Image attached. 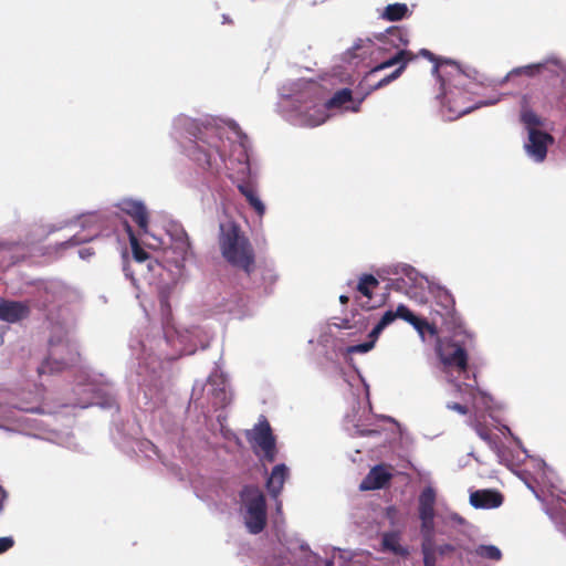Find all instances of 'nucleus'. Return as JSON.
I'll return each instance as SVG.
<instances>
[{
  "label": "nucleus",
  "instance_id": "nucleus-1",
  "mask_svg": "<svg viewBox=\"0 0 566 566\" xmlns=\"http://www.w3.org/2000/svg\"><path fill=\"white\" fill-rule=\"evenodd\" d=\"M218 243L222 258L233 268L251 275L255 265L254 249L248 237L233 221L220 223Z\"/></svg>",
  "mask_w": 566,
  "mask_h": 566
},
{
  "label": "nucleus",
  "instance_id": "nucleus-2",
  "mask_svg": "<svg viewBox=\"0 0 566 566\" xmlns=\"http://www.w3.org/2000/svg\"><path fill=\"white\" fill-rule=\"evenodd\" d=\"M444 64L440 74L437 75L441 90L438 96L446 101L451 112L458 115L468 114L472 107L460 105L458 97L468 92L471 81L457 62L449 60Z\"/></svg>",
  "mask_w": 566,
  "mask_h": 566
},
{
  "label": "nucleus",
  "instance_id": "nucleus-3",
  "mask_svg": "<svg viewBox=\"0 0 566 566\" xmlns=\"http://www.w3.org/2000/svg\"><path fill=\"white\" fill-rule=\"evenodd\" d=\"M222 139L214 128H206L200 136L187 147L188 156L205 170L218 172L224 157L220 150Z\"/></svg>",
  "mask_w": 566,
  "mask_h": 566
},
{
  "label": "nucleus",
  "instance_id": "nucleus-4",
  "mask_svg": "<svg viewBox=\"0 0 566 566\" xmlns=\"http://www.w3.org/2000/svg\"><path fill=\"white\" fill-rule=\"evenodd\" d=\"M245 506L244 523L251 534L261 533L266 526V502L264 494L255 486L245 485L241 493Z\"/></svg>",
  "mask_w": 566,
  "mask_h": 566
},
{
  "label": "nucleus",
  "instance_id": "nucleus-5",
  "mask_svg": "<svg viewBox=\"0 0 566 566\" xmlns=\"http://www.w3.org/2000/svg\"><path fill=\"white\" fill-rule=\"evenodd\" d=\"M81 360V355L70 340L60 339L50 340L49 356L38 368V373L53 374L60 373L69 367L75 366Z\"/></svg>",
  "mask_w": 566,
  "mask_h": 566
},
{
  "label": "nucleus",
  "instance_id": "nucleus-6",
  "mask_svg": "<svg viewBox=\"0 0 566 566\" xmlns=\"http://www.w3.org/2000/svg\"><path fill=\"white\" fill-rule=\"evenodd\" d=\"M436 352L444 367L455 369L461 374L468 371L469 355L464 340L438 338Z\"/></svg>",
  "mask_w": 566,
  "mask_h": 566
},
{
  "label": "nucleus",
  "instance_id": "nucleus-7",
  "mask_svg": "<svg viewBox=\"0 0 566 566\" xmlns=\"http://www.w3.org/2000/svg\"><path fill=\"white\" fill-rule=\"evenodd\" d=\"M245 437L252 446L259 447L263 451L266 461L273 462L275 460V437L264 417L259 420L252 430L247 431Z\"/></svg>",
  "mask_w": 566,
  "mask_h": 566
},
{
  "label": "nucleus",
  "instance_id": "nucleus-8",
  "mask_svg": "<svg viewBox=\"0 0 566 566\" xmlns=\"http://www.w3.org/2000/svg\"><path fill=\"white\" fill-rule=\"evenodd\" d=\"M416 57H417V54L412 53L411 51L399 50L391 57L384 61L379 65L375 66L369 72V75H374L378 71H381L384 69L391 67L394 65L399 64V66L391 74L380 78L375 85H373L371 90L381 88V87L386 86L387 84H389L390 82H392L394 80L398 78L401 75V73L403 72V70L406 69L407 64L410 61H413Z\"/></svg>",
  "mask_w": 566,
  "mask_h": 566
},
{
  "label": "nucleus",
  "instance_id": "nucleus-9",
  "mask_svg": "<svg viewBox=\"0 0 566 566\" xmlns=\"http://www.w3.org/2000/svg\"><path fill=\"white\" fill-rule=\"evenodd\" d=\"M554 143L551 134L539 130L531 129L528 133V143L525 144L527 154L536 161L542 163L547 156V147Z\"/></svg>",
  "mask_w": 566,
  "mask_h": 566
},
{
  "label": "nucleus",
  "instance_id": "nucleus-10",
  "mask_svg": "<svg viewBox=\"0 0 566 566\" xmlns=\"http://www.w3.org/2000/svg\"><path fill=\"white\" fill-rule=\"evenodd\" d=\"M117 207L123 213L129 216L133 219V221L138 226L143 233L147 232L148 212L142 202L132 199H124L118 203Z\"/></svg>",
  "mask_w": 566,
  "mask_h": 566
},
{
  "label": "nucleus",
  "instance_id": "nucleus-11",
  "mask_svg": "<svg viewBox=\"0 0 566 566\" xmlns=\"http://www.w3.org/2000/svg\"><path fill=\"white\" fill-rule=\"evenodd\" d=\"M30 315V306L25 302L0 300V319L17 323Z\"/></svg>",
  "mask_w": 566,
  "mask_h": 566
},
{
  "label": "nucleus",
  "instance_id": "nucleus-12",
  "mask_svg": "<svg viewBox=\"0 0 566 566\" xmlns=\"http://www.w3.org/2000/svg\"><path fill=\"white\" fill-rule=\"evenodd\" d=\"M391 479L392 474L387 470L386 465L377 464L370 469L368 474L361 481L360 490L371 491L382 489Z\"/></svg>",
  "mask_w": 566,
  "mask_h": 566
},
{
  "label": "nucleus",
  "instance_id": "nucleus-13",
  "mask_svg": "<svg viewBox=\"0 0 566 566\" xmlns=\"http://www.w3.org/2000/svg\"><path fill=\"white\" fill-rule=\"evenodd\" d=\"M503 500L501 492L492 489L476 490L470 494V504L475 509H496Z\"/></svg>",
  "mask_w": 566,
  "mask_h": 566
},
{
  "label": "nucleus",
  "instance_id": "nucleus-14",
  "mask_svg": "<svg viewBox=\"0 0 566 566\" xmlns=\"http://www.w3.org/2000/svg\"><path fill=\"white\" fill-rule=\"evenodd\" d=\"M208 386V396L210 397L213 408H224L230 403L231 397L223 379H209Z\"/></svg>",
  "mask_w": 566,
  "mask_h": 566
},
{
  "label": "nucleus",
  "instance_id": "nucleus-15",
  "mask_svg": "<svg viewBox=\"0 0 566 566\" xmlns=\"http://www.w3.org/2000/svg\"><path fill=\"white\" fill-rule=\"evenodd\" d=\"M172 249L178 260L186 261L191 254V242L184 228H177L171 232Z\"/></svg>",
  "mask_w": 566,
  "mask_h": 566
},
{
  "label": "nucleus",
  "instance_id": "nucleus-16",
  "mask_svg": "<svg viewBox=\"0 0 566 566\" xmlns=\"http://www.w3.org/2000/svg\"><path fill=\"white\" fill-rule=\"evenodd\" d=\"M287 476V468L284 464H277L272 469V472L266 481V488L271 495L277 496L284 485Z\"/></svg>",
  "mask_w": 566,
  "mask_h": 566
},
{
  "label": "nucleus",
  "instance_id": "nucleus-17",
  "mask_svg": "<svg viewBox=\"0 0 566 566\" xmlns=\"http://www.w3.org/2000/svg\"><path fill=\"white\" fill-rule=\"evenodd\" d=\"M384 44H390L395 48L405 46L409 43L408 30L402 27H390L381 35Z\"/></svg>",
  "mask_w": 566,
  "mask_h": 566
},
{
  "label": "nucleus",
  "instance_id": "nucleus-18",
  "mask_svg": "<svg viewBox=\"0 0 566 566\" xmlns=\"http://www.w3.org/2000/svg\"><path fill=\"white\" fill-rule=\"evenodd\" d=\"M436 492L431 486L424 488L419 495V516H434Z\"/></svg>",
  "mask_w": 566,
  "mask_h": 566
},
{
  "label": "nucleus",
  "instance_id": "nucleus-19",
  "mask_svg": "<svg viewBox=\"0 0 566 566\" xmlns=\"http://www.w3.org/2000/svg\"><path fill=\"white\" fill-rule=\"evenodd\" d=\"M381 544L384 549L389 551L398 556H407L408 549L400 544V535L398 532H388L382 535Z\"/></svg>",
  "mask_w": 566,
  "mask_h": 566
},
{
  "label": "nucleus",
  "instance_id": "nucleus-20",
  "mask_svg": "<svg viewBox=\"0 0 566 566\" xmlns=\"http://www.w3.org/2000/svg\"><path fill=\"white\" fill-rule=\"evenodd\" d=\"M239 191L245 197L249 205L255 210V212L262 217L265 212V207L260 200L256 190L251 184H242L238 186Z\"/></svg>",
  "mask_w": 566,
  "mask_h": 566
},
{
  "label": "nucleus",
  "instance_id": "nucleus-21",
  "mask_svg": "<svg viewBox=\"0 0 566 566\" xmlns=\"http://www.w3.org/2000/svg\"><path fill=\"white\" fill-rule=\"evenodd\" d=\"M410 12L406 3L396 2L385 7L380 17L384 20L395 22L407 18Z\"/></svg>",
  "mask_w": 566,
  "mask_h": 566
},
{
  "label": "nucleus",
  "instance_id": "nucleus-22",
  "mask_svg": "<svg viewBox=\"0 0 566 566\" xmlns=\"http://www.w3.org/2000/svg\"><path fill=\"white\" fill-rule=\"evenodd\" d=\"M124 227H125V230L128 234V238H129V243H130V247H132V252H133V258L135 259V261L142 263V262H145L146 260L149 259V253L146 252L139 244V241L136 237V234L134 233L132 227L129 226V223L127 221L124 222Z\"/></svg>",
  "mask_w": 566,
  "mask_h": 566
},
{
  "label": "nucleus",
  "instance_id": "nucleus-23",
  "mask_svg": "<svg viewBox=\"0 0 566 566\" xmlns=\"http://www.w3.org/2000/svg\"><path fill=\"white\" fill-rule=\"evenodd\" d=\"M520 118L528 133L531 129H537V127L543 125L541 117L527 106L526 98H524V105L522 107Z\"/></svg>",
  "mask_w": 566,
  "mask_h": 566
},
{
  "label": "nucleus",
  "instance_id": "nucleus-24",
  "mask_svg": "<svg viewBox=\"0 0 566 566\" xmlns=\"http://www.w3.org/2000/svg\"><path fill=\"white\" fill-rule=\"evenodd\" d=\"M478 436L488 443L493 451L500 450L501 439L497 434L493 433L490 428L482 423L475 426Z\"/></svg>",
  "mask_w": 566,
  "mask_h": 566
},
{
  "label": "nucleus",
  "instance_id": "nucleus-25",
  "mask_svg": "<svg viewBox=\"0 0 566 566\" xmlns=\"http://www.w3.org/2000/svg\"><path fill=\"white\" fill-rule=\"evenodd\" d=\"M352 91L349 88H343L340 91H337L326 103L325 108L332 109V108H340L345 104L352 102Z\"/></svg>",
  "mask_w": 566,
  "mask_h": 566
},
{
  "label": "nucleus",
  "instance_id": "nucleus-26",
  "mask_svg": "<svg viewBox=\"0 0 566 566\" xmlns=\"http://www.w3.org/2000/svg\"><path fill=\"white\" fill-rule=\"evenodd\" d=\"M379 285L378 280L371 274H364L358 282L357 290L368 300L371 298L373 290Z\"/></svg>",
  "mask_w": 566,
  "mask_h": 566
},
{
  "label": "nucleus",
  "instance_id": "nucleus-27",
  "mask_svg": "<svg viewBox=\"0 0 566 566\" xmlns=\"http://www.w3.org/2000/svg\"><path fill=\"white\" fill-rule=\"evenodd\" d=\"M396 319L394 311H387L368 335V338H378L381 332Z\"/></svg>",
  "mask_w": 566,
  "mask_h": 566
},
{
  "label": "nucleus",
  "instance_id": "nucleus-28",
  "mask_svg": "<svg viewBox=\"0 0 566 566\" xmlns=\"http://www.w3.org/2000/svg\"><path fill=\"white\" fill-rule=\"evenodd\" d=\"M475 555L491 560H500L502 558V552L494 545H479L475 548Z\"/></svg>",
  "mask_w": 566,
  "mask_h": 566
},
{
  "label": "nucleus",
  "instance_id": "nucleus-29",
  "mask_svg": "<svg viewBox=\"0 0 566 566\" xmlns=\"http://www.w3.org/2000/svg\"><path fill=\"white\" fill-rule=\"evenodd\" d=\"M438 304L443 307L447 315H452L455 310L454 297L447 290H439L437 294Z\"/></svg>",
  "mask_w": 566,
  "mask_h": 566
},
{
  "label": "nucleus",
  "instance_id": "nucleus-30",
  "mask_svg": "<svg viewBox=\"0 0 566 566\" xmlns=\"http://www.w3.org/2000/svg\"><path fill=\"white\" fill-rule=\"evenodd\" d=\"M418 55H421L433 63L432 74L436 76L440 74V71L446 65V61H449L448 59H442L440 56L434 55L431 51L427 49H421Z\"/></svg>",
  "mask_w": 566,
  "mask_h": 566
},
{
  "label": "nucleus",
  "instance_id": "nucleus-31",
  "mask_svg": "<svg viewBox=\"0 0 566 566\" xmlns=\"http://www.w3.org/2000/svg\"><path fill=\"white\" fill-rule=\"evenodd\" d=\"M415 329L423 337L424 332H428L431 335L437 334V328L434 325L428 323L427 319L416 316V321L410 323Z\"/></svg>",
  "mask_w": 566,
  "mask_h": 566
},
{
  "label": "nucleus",
  "instance_id": "nucleus-32",
  "mask_svg": "<svg viewBox=\"0 0 566 566\" xmlns=\"http://www.w3.org/2000/svg\"><path fill=\"white\" fill-rule=\"evenodd\" d=\"M378 338H369L368 342H365V343H361V344H357V345H352V346H348L346 348V353L347 354H365L369 350H371L374 347H375V344L377 342Z\"/></svg>",
  "mask_w": 566,
  "mask_h": 566
},
{
  "label": "nucleus",
  "instance_id": "nucleus-33",
  "mask_svg": "<svg viewBox=\"0 0 566 566\" xmlns=\"http://www.w3.org/2000/svg\"><path fill=\"white\" fill-rule=\"evenodd\" d=\"M547 63H552V64L557 65L558 64V60L555 59V57H552V59H548L545 63H536V64L526 65V66L521 69V72L524 73L527 76H534L536 73L542 71Z\"/></svg>",
  "mask_w": 566,
  "mask_h": 566
},
{
  "label": "nucleus",
  "instance_id": "nucleus-34",
  "mask_svg": "<svg viewBox=\"0 0 566 566\" xmlns=\"http://www.w3.org/2000/svg\"><path fill=\"white\" fill-rule=\"evenodd\" d=\"M396 318H401L409 324L416 321V315L403 304H399L395 311Z\"/></svg>",
  "mask_w": 566,
  "mask_h": 566
},
{
  "label": "nucleus",
  "instance_id": "nucleus-35",
  "mask_svg": "<svg viewBox=\"0 0 566 566\" xmlns=\"http://www.w3.org/2000/svg\"><path fill=\"white\" fill-rule=\"evenodd\" d=\"M421 552L422 554L437 553L433 535L422 536Z\"/></svg>",
  "mask_w": 566,
  "mask_h": 566
},
{
  "label": "nucleus",
  "instance_id": "nucleus-36",
  "mask_svg": "<svg viewBox=\"0 0 566 566\" xmlns=\"http://www.w3.org/2000/svg\"><path fill=\"white\" fill-rule=\"evenodd\" d=\"M419 518L421 520L422 536L433 535V530H434L433 518H434V516H430L428 518L426 516H419Z\"/></svg>",
  "mask_w": 566,
  "mask_h": 566
},
{
  "label": "nucleus",
  "instance_id": "nucleus-37",
  "mask_svg": "<svg viewBox=\"0 0 566 566\" xmlns=\"http://www.w3.org/2000/svg\"><path fill=\"white\" fill-rule=\"evenodd\" d=\"M14 544L12 537H0V554L9 551Z\"/></svg>",
  "mask_w": 566,
  "mask_h": 566
},
{
  "label": "nucleus",
  "instance_id": "nucleus-38",
  "mask_svg": "<svg viewBox=\"0 0 566 566\" xmlns=\"http://www.w3.org/2000/svg\"><path fill=\"white\" fill-rule=\"evenodd\" d=\"M448 408L451 410H454L461 415H467L469 412V408L464 405H461L459 402H452L448 403Z\"/></svg>",
  "mask_w": 566,
  "mask_h": 566
},
{
  "label": "nucleus",
  "instance_id": "nucleus-39",
  "mask_svg": "<svg viewBox=\"0 0 566 566\" xmlns=\"http://www.w3.org/2000/svg\"><path fill=\"white\" fill-rule=\"evenodd\" d=\"M423 555V566H436V553L422 554Z\"/></svg>",
  "mask_w": 566,
  "mask_h": 566
},
{
  "label": "nucleus",
  "instance_id": "nucleus-40",
  "mask_svg": "<svg viewBox=\"0 0 566 566\" xmlns=\"http://www.w3.org/2000/svg\"><path fill=\"white\" fill-rule=\"evenodd\" d=\"M88 241L87 238H81L78 235H73L70 240H67L64 244L65 245H70V247H73V245H78V244H82L84 242Z\"/></svg>",
  "mask_w": 566,
  "mask_h": 566
},
{
  "label": "nucleus",
  "instance_id": "nucleus-41",
  "mask_svg": "<svg viewBox=\"0 0 566 566\" xmlns=\"http://www.w3.org/2000/svg\"><path fill=\"white\" fill-rule=\"evenodd\" d=\"M397 514V509L395 506H389L386 509V516L389 520H394Z\"/></svg>",
  "mask_w": 566,
  "mask_h": 566
},
{
  "label": "nucleus",
  "instance_id": "nucleus-42",
  "mask_svg": "<svg viewBox=\"0 0 566 566\" xmlns=\"http://www.w3.org/2000/svg\"><path fill=\"white\" fill-rule=\"evenodd\" d=\"M91 254H93V252H91L90 249H82V250H80V256L83 258V259H85L86 256H88Z\"/></svg>",
  "mask_w": 566,
  "mask_h": 566
},
{
  "label": "nucleus",
  "instance_id": "nucleus-43",
  "mask_svg": "<svg viewBox=\"0 0 566 566\" xmlns=\"http://www.w3.org/2000/svg\"><path fill=\"white\" fill-rule=\"evenodd\" d=\"M339 302L342 304H347L349 302V297L347 295H340L339 296Z\"/></svg>",
  "mask_w": 566,
  "mask_h": 566
},
{
  "label": "nucleus",
  "instance_id": "nucleus-44",
  "mask_svg": "<svg viewBox=\"0 0 566 566\" xmlns=\"http://www.w3.org/2000/svg\"><path fill=\"white\" fill-rule=\"evenodd\" d=\"M361 307H363L364 310H368V311L374 308V306H373V305H369V304H368V302H367L366 304H361Z\"/></svg>",
  "mask_w": 566,
  "mask_h": 566
},
{
  "label": "nucleus",
  "instance_id": "nucleus-45",
  "mask_svg": "<svg viewBox=\"0 0 566 566\" xmlns=\"http://www.w3.org/2000/svg\"><path fill=\"white\" fill-rule=\"evenodd\" d=\"M407 274H408V275L415 274V270H413L412 268H410V266H409V268L407 269Z\"/></svg>",
  "mask_w": 566,
  "mask_h": 566
},
{
  "label": "nucleus",
  "instance_id": "nucleus-46",
  "mask_svg": "<svg viewBox=\"0 0 566 566\" xmlns=\"http://www.w3.org/2000/svg\"><path fill=\"white\" fill-rule=\"evenodd\" d=\"M452 547L450 545H446L444 548H440V553L442 554L446 549H451Z\"/></svg>",
  "mask_w": 566,
  "mask_h": 566
},
{
  "label": "nucleus",
  "instance_id": "nucleus-47",
  "mask_svg": "<svg viewBox=\"0 0 566 566\" xmlns=\"http://www.w3.org/2000/svg\"><path fill=\"white\" fill-rule=\"evenodd\" d=\"M400 281H401V280H397V282H396V284H395L397 290H400V289H401Z\"/></svg>",
  "mask_w": 566,
  "mask_h": 566
},
{
  "label": "nucleus",
  "instance_id": "nucleus-48",
  "mask_svg": "<svg viewBox=\"0 0 566 566\" xmlns=\"http://www.w3.org/2000/svg\"><path fill=\"white\" fill-rule=\"evenodd\" d=\"M343 327H344V328H349V327H350V326H349V324H348V321H345V322L343 323Z\"/></svg>",
  "mask_w": 566,
  "mask_h": 566
},
{
  "label": "nucleus",
  "instance_id": "nucleus-49",
  "mask_svg": "<svg viewBox=\"0 0 566 566\" xmlns=\"http://www.w3.org/2000/svg\"><path fill=\"white\" fill-rule=\"evenodd\" d=\"M223 21L229 23L231 22V20L227 15H223Z\"/></svg>",
  "mask_w": 566,
  "mask_h": 566
},
{
  "label": "nucleus",
  "instance_id": "nucleus-50",
  "mask_svg": "<svg viewBox=\"0 0 566 566\" xmlns=\"http://www.w3.org/2000/svg\"><path fill=\"white\" fill-rule=\"evenodd\" d=\"M353 112H358L359 107L358 106H355V107H352L350 108Z\"/></svg>",
  "mask_w": 566,
  "mask_h": 566
}]
</instances>
